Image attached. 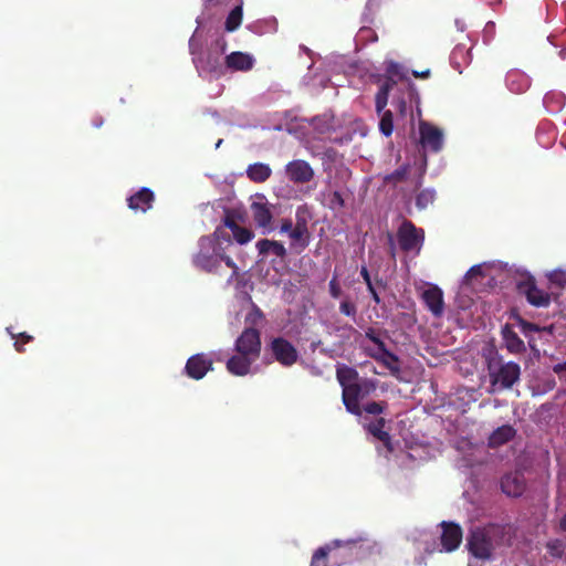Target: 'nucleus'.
<instances>
[{
	"instance_id": "obj_1",
	"label": "nucleus",
	"mask_w": 566,
	"mask_h": 566,
	"mask_svg": "<svg viewBox=\"0 0 566 566\" xmlns=\"http://www.w3.org/2000/svg\"><path fill=\"white\" fill-rule=\"evenodd\" d=\"M509 535L506 525L490 523L475 527L468 537V549L476 558L489 559L493 551L503 545Z\"/></svg>"
},
{
	"instance_id": "obj_2",
	"label": "nucleus",
	"mask_w": 566,
	"mask_h": 566,
	"mask_svg": "<svg viewBox=\"0 0 566 566\" xmlns=\"http://www.w3.org/2000/svg\"><path fill=\"white\" fill-rule=\"evenodd\" d=\"M231 242L230 237L221 229H216L213 237L203 235L199 239V251L193 256V264L208 273H214L219 269V252L222 250L216 241Z\"/></svg>"
},
{
	"instance_id": "obj_3",
	"label": "nucleus",
	"mask_w": 566,
	"mask_h": 566,
	"mask_svg": "<svg viewBox=\"0 0 566 566\" xmlns=\"http://www.w3.org/2000/svg\"><path fill=\"white\" fill-rule=\"evenodd\" d=\"M406 81H410V78L401 64L395 61L386 63L385 73L378 75L376 81L379 84V90L375 96V107L377 113H380L386 108L389 94L395 86L405 83Z\"/></svg>"
},
{
	"instance_id": "obj_4",
	"label": "nucleus",
	"mask_w": 566,
	"mask_h": 566,
	"mask_svg": "<svg viewBox=\"0 0 566 566\" xmlns=\"http://www.w3.org/2000/svg\"><path fill=\"white\" fill-rule=\"evenodd\" d=\"M488 370L494 390L511 389L521 378V366L515 361H504L501 357L490 359Z\"/></svg>"
},
{
	"instance_id": "obj_5",
	"label": "nucleus",
	"mask_w": 566,
	"mask_h": 566,
	"mask_svg": "<svg viewBox=\"0 0 566 566\" xmlns=\"http://www.w3.org/2000/svg\"><path fill=\"white\" fill-rule=\"evenodd\" d=\"M397 240L403 252L419 254L424 242V230L417 228L410 220L403 219L397 230Z\"/></svg>"
},
{
	"instance_id": "obj_6",
	"label": "nucleus",
	"mask_w": 566,
	"mask_h": 566,
	"mask_svg": "<svg viewBox=\"0 0 566 566\" xmlns=\"http://www.w3.org/2000/svg\"><path fill=\"white\" fill-rule=\"evenodd\" d=\"M272 358L283 367H291L298 360L296 347L282 336L273 337L268 344Z\"/></svg>"
},
{
	"instance_id": "obj_7",
	"label": "nucleus",
	"mask_w": 566,
	"mask_h": 566,
	"mask_svg": "<svg viewBox=\"0 0 566 566\" xmlns=\"http://www.w3.org/2000/svg\"><path fill=\"white\" fill-rule=\"evenodd\" d=\"M261 348V333L254 327H245L234 343L238 354H244L255 360L260 357Z\"/></svg>"
},
{
	"instance_id": "obj_8",
	"label": "nucleus",
	"mask_w": 566,
	"mask_h": 566,
	"mask_svg": "<svg viewBox=\"0 0 566 566\" xmlns=\"http://www.w3.org/2000/svg\"><path fill=\"white\" fill-rule=\"evenodd\" d=\"M517 292L524 295L527 302L535 307H547L551 304V294L537 287L533 276H527L517 283Z\"/></svg>"
},
{
	"instance_id": "obj_9",
	"label": "nucleus",
	"mask_w": 566,
	"mask_h": 566,
	"mask_svg": "<svg viewBox=\"0 0 566 566\" xmlns=\"http://www.w3.org/2000/svg\"><path fill=\"white\" fill-rule=\"evenodd\" d=\"M396 92L392 95V105L397 108L401 116H405L408 109V104L419 103V94L416 85L411 81H406L395 86Z\"/></svg>"
},
{
	"instance_id": "obj_10",
	"label": "nucleus",
	"mask_w": 566,
	"mask_h": 566,
	"mask_svg": "<svg viewBox=\"0 0 566 566\" xmlns=\"http://www.w3.org/2000/svg\"><path fill=\"white\" fill-rule=\"evenodd\" d=\"M420 144L423 149L438 153L443 146V133L434 125L421 122L419 125Z\"/></svg>"
},
{
	"instance_id": "obj_11",
	"label": "nucleus",
	"mask_w": 566,
	"mask_h": 566,
	"mask_svg": "<svg viewBox=\"0 0 566 566\" xmlns=\"http://www.w3.org/2000/svg\"><path fill=\"white\" fill-rule=\"evenodd\" d=\"M342 400L348 412L355 416L361 415V407L359 405V399L369 391L366 389L364 391L363 385L359 382L350 384L348 386L342 387Z\"/></svg>"
},
{
	"instance_id": "obj_12",
	"label": "nucleus",
	"mask_w": 566,
	"mask_h": 566,
	"mask_svg": "<svg viewBox=\"0 0 566 566\" xmlns=\"http://www.w3.org/2000/svg\"><path fill=\"white\" fill-rule=\"evenodd\" d=\"M285 175L294 184H306L314 178V170L307 161L295 159L286 164Z\"/></svg>"
},
{
	"instance_id": "obj_13",
	"label": "nucleus",
	"mask_w": 566,
	"mask_h": 566,
	"mask_svg": "<svg viewBox=\"0 0 566 566\" xmlns=\"http://www.w3.org/2000/svg\"><path fill=\"white\" fill-rule=\"evenodd\" d=\"M526 489V480L522 472L515 471L506 473L501 479V490L507 496L518 497Z\"/></svg>"
},
{
	"instance_id": "obj_14",
	"label": "nucleus",
	"mask_w": 566,
	"mask_h": 566,
	"mask_svg": "<svg viewBox=\"0 0 566 566\" xmlns=\"http://www.w3.org/2000/svg\"><path fill=\"white\" fill-rule=\"evenodd\" d=\"M442 534H441V545L446 552L455 551L463 537L462 528L459 524L453 522H442Z\"/></svg>"
},
{
	"instance_id": "obj_15",
	"label": "nucleus",
	"mask_w": 566,
	"mask_h": 566,
	"mask_svg": "<svg viewBox=\"0 0 566 566\" xmlns=\"http://www.w3.org/2000/svg\"><path fill=\"white\" fill-rule=\"evenodd\" d=\"M210 369H212V360L205 354L191 356L185 366L186 374L196 380L202 379Z\"/></svg>"
},
{
	"instance_id": "obj_16",
	"label": "nucleus",
	"mask_w": 566,
	"mask_h": 566,
	"mask_svg": "<svg viewBox=\"0 0 566 566\" xmlns=\"http://www.w3.org/2000/svg\"><path fill=\"white\" fill-rule=\"evenodd\" d=\"M359 542H360V539L359 541L358 539H348V541L335 539L331 544H326L325 546H322L314 552L310 566H328L327 565L328 555L332 551H334L338 547H342V546L353 547V546H356Z\"/></svg>"
},
{
	"instance_id": "obj_17",
	"label": "nucleus",
	"mask_w": 566,
	"mask_h": 566,
	"mask_svg": "<svg viewBox=\"0 0 566 566\" xmlns=\"http://www.w3.org/2000/svg\"><path fill=\"white\" fill-rule=\"evenodd\" d=\"M155 201V193L147 187H143L136 193L127 198L128 208L135 212H147Z\"/></svg>"
},
{
	"instance_id": "obj_18",
	"label": "nucleus",
	"mask_w": 566,
	"mask_h": 566,
	"mask_svg": "<svg viewBox=\"0 0 566 566\" xmlns=\"http://www.w3.org/2000/svg\"><path fill=\"white\" fill-rule=\"evenodd\" d=\"M252 216L255 224L264 232L272 230L273 214L268 202H253L251 205Z\"/></svg>"
},
{
	"instance_id": "obj_19",
	"label": "nucleus",
	"mask_w": 566,
	"mask_h": 566,
	"mask_svg": "<svg viewBox=\"0 0 566 566\" xmlns=\"http://www.w3.org/2000/svg\"><path fill=\"white\" fill-rule=\"evenodd\" d=\"M426 306L434 316H441L443 313V294L438 286H431L423 291L421 295Z\"/></svg>"
},
{
	"instance_id": "obj_20",
	"label": "nucleus",
	"mask_w": 566,
	"mask_h": 566,
	"mask_svg": "<svg viewBox=\"0 0 566 566\" xmlns=\"http://www.w3.org/2000/svg\"><path fill=\"white\" fill-rule=\"evenodd\" d=\"M255 359L244 355L238 354L231 356L227 361V369L234 376H245L250 373L252 364Z\"/></svg>"
},
{
	"instance_id": "obj_21",
	"label": "nucleus",
	"mask_w": 566,
	"mask_h": 566,
	"mask_svg": "<svg viewBox=\"0 0 566 566\" xmlns=\"http://www.w3.org/2000/svg\"><path fill=\"white\" fill-rule=\"evenodd\" d=\"M254 59L252 55L235 51L226 56V65L233 71L247 72L253 67Z\"/></svg>"
},
{
	"instance_id": "obj_22",
	"label": "nucleus",
	"mask_w": 566,
	"mask_h": 566,
	"mask_svg": "<svg viewBox=\"0 0 566 566\" xmlns=\"http://www.w3.org/2000/svg\"><path fill=\"white\" fill-rule=\"evenodd\" d=\"M506 86L513 93L521 94L524 93L531 85L530 77L520 70H510L506 73Z\"/></svg>"
},
{
	"instance_id": "obj_23",
	"label": "nucleus",
	"mask_w": 566,
	"mask_h": 566,
	"mask_svg": "<svg viewBox=\"0 0 566 566\" xmlns=\"http://www.w3.org/2000/svg\"><path fill=\"white\" fill-rule=\"evenodd\" d=\"M502 338L511 354H521L526 350L524 342L509 324H505L502 328Z\"/></svg>"
},
{
	"instance_id": "obj_24",
	"label": "nucleus",
	"mask_w": 566,
	"mask_h": 566,
	"mask_svg": "<svg viewBox=\"0 0 566 566\" xmlns=\"http://www.w3.org/2000/svg\"><path fill=\"white\" fill-rule=\"evenodd\" d=\"M515 436L516 430L513 426L503 424L490 434L488 444L490 448H497L513 440Z\"/></svg>"
},
{
	"instance_id": "obj_25",
	"label": "nucleus",
	"mask_w": 566,
	"mask_h": 566,
	"mask_svg": "<svg viewBox=\"0 0 566 566\" xmlns=\"http://www.w3.org/2000/svg\"><path fill=\"white\" fill-rule=\"evenodd\" d=\"M256 249L260 255L265 256L269 253H273L280 259H285L287 250L284 244L280 241L261 239L256 242Z\"/></svg>"
},
{
	"instance_id": "obj_26",
	"label": "nucleus",
	"mask_w": 566,
	"mask_h": 566,
	"mask_svg": "<svg viewBox=\"0 0 566 566\" xmlns=\"http://www.w3.org/2000/svg\"><path fill=\"white\" fill-rule=\"evenodd\" d=\"M272 170L269 165L255 163L247 168V176L253 182H264L271 177Z\"/></svg>"
},
{
	"instance_id": "obj_27",
	"label": "nucleus",
	"mask_w": 566,
	"mask_h": 566,
	"mask_svg": "<svg viewBox=\"0 0 566 566\" xmlns=\"http://www.w3.org/2000/svg\"><path fill=\"white\" fill-rule=\"evenodd\" d=\"M289 238L291 239L290 248L295 252L301 253L308 247L311 233L310 231H303L294 228V230L289 234Z\"/></svg>"
},
{
	"instance_id": "obj_28",
	"label": "nucleus",
	"mask_w": 566,
	"mask_h": 566,
	"mask_svg": "<svg viewBox=\"0 0 566 566\" xmlns=\"http://www.w3.org/2000/svg\"><path fill=\"white\" fill-rule=\"evenodd\" d=\"M336 378L340 387L358 382V371L349 366L340 365L336 369Z\"/></svg>"
},
{
	"instance_id": "obj_29",
	"label": "nucleus",
	"mask_w": 566,
	"mask_h": 566,
	"mask_svg": "<svg viewBox=\"0 0 566 566\" xmlns=\"http://www.w3.org/2000/svg\"><path fill=\"white\" fill-rule=\"evenodd\" d=\"M386 420L378 418L374 422H370L367 427L368 431L384 443L390 442V434L385 430Z\"/></svg>"
},
{
	"instance_id": "obj_30",
	"label": "nucleus",
	"mask_w": 566,
	"mask_h": 566,
	"mask_svg": "<svg viewBox=\"0 0 566 566\" xmlns=\"http://www.w3.org/2000/svg\"><path fill=\"white\" fill-rule=\"evenodd\" d=\"M242 15H243V11H242L241 6H237L235 8H233L226 19V23H224L226 31H228V32L235 31L242 23Z\"/></svg>"
},
{
	"instance_id": "obj_31",
	"label": "nucleus",
	"mask_w": 566,
	"mask_h": 566,
	"mask_svg": "<svg viewBox=\"0 0 566 566\" xmlns=\"http://www.w3.org/2000/svg\"><path fill=\"white\" fill-rule=\"evenodd\" d=\"M366 337L377 346L381 354L387 356L389 359H392L394 363L398 361V356L387 349L385 342L375 333L373 328H368L366 332Z\"/></svg>"
},
{
	"instance_id": "obj_32",
	"label": "nucleus",
	"mask_w": 566,
	"mask_h": 566,
	"mask_svg": "<svg viewBox=\"0 0 566 566\" xmlns=\"http://www.w3.org/2000/svg\"><path fill=\"white\" fill-rule=\"evenodd\" d=\"M381 118L379 122V130L386 137H389L394 130V116L391 111H386L385 108L380 112Z\"/></svg>"
},
{
	"instance_id": "obj_33",
	"label": "nucleus",
	"mask_w": 566,
	"mask_h": 566,
	"mask_svg": "<svg viewBox=\"0 0 566 566\" xmlns=\"http://www.w3.org/2000/svg\"><path fill=\"white\" fill-rule=\"evenodd\" d=\"M408 174H409V166L402 165L399 168H397L395 171H392L391 174L385 176L384 181L388 185L391 184V185L396 186L397 184L405 181L407 179Z\"/></svg>"
},
{
	"instance_id": "obj_34",
	"label": "nucleus",
	"mask_w": 566,
	"mask_h": 566,
	"mask_svg": "<svg viewBox=\"0 0 566 566\" xmlns=\"http://www.w3.org/2000/svg\"><path fill=\"white\" fill-rule=\"evenodd\" d=\"M436 199V191L432 189H423L416 197V206L418 209H426L429 205L433 203Z\"/></svg>"
},
{
	"instance_id": "obj_35",
	"label": "nucleus",
	"mask_w": 566,
	"mask_h": 566,
	"mask_svg": "<svg viewBox=\"0 0 566 566\" xmlns=\"http://www.w3.org/2000/svg\"><path fill=\"white\" fill-rule=\"evenodd\" d=\"M308 209L306 206H301L296 209L295 219L296 222L294 224L295 229H300L303 231H308L307 222H308Z\"/></svg>"
},
{
	"instance_id": "obj_36",
	"label": "nucleus",
	"mask_w": 566,
	"mask_h": 566,
	"mask_svg": "<svg viewBox=\"0 0 566 566\" xmlns=\"http://www.w3.org/2000/svg\"><path fill=\"white\" fill-rule=\"evenodd\" d=\"M232 234H233L234 240L239 244H245L254 238V233L252 230H250L248 228H243L241 226Z\"/></svg>"
},
{
	"instance_id": "obj_37",
	"label": "nucleus",
	"mask_w": 566,
	"mask_h": 566,
	"mask_svg": "<svg viewBox=\"0 0 566 566\" xmlns=\"http://www.w3.org/2000/svg\"><path fill=\"white\" fill-rule=\"evenodd\" d=\"M388 407V403L386 401H370L367 402L363 408L365 412L369 415H380Z\"/></svg>"
},
{
	"instance_id": "obj_38",
	"label": "nucleus",
	"mask_w": 566,
	"mask_h": 566,
	"mask_svg": "<svg viewBox=\"0 0 566 566\" xmlns=\"http://www.w3.org/2000/svg\"><path fill=\"white\" fill-rule=\"evenodd\" d=\"M548 280L552 284L559 287L566 286V269H556L548 274Z\"/></svg>"
},
{
	"instance_id": "obj_39",
	"label": "nucleus",
	"mask_w": 566,
	"mask_h": 566,
	"mask_svg": "<svg viewBox=\"0 0 566 566\" xmlns=\"http://www.w3.org/2000/svg\"><path fill=\"white\" fill-rule=\"evenodd\" d=\"M328 206L332 210H342L345 207V200L339 191H333L328 198Z\"/></svg>"
},
{
	"instance_id": "obj_40",
	"label": "nucleus",
	"mask_w": 566,
	"mask_h": 566,
	"mask_svg": "<svg viewBox=\"0 0 566 566\" xmlns=\"http://www.w3.org/2000/svg\"><path fill=\"white\" fill-rule=\"evenodd\" d=\"M339 312L348 317H356L357 307L356 305L349 301L348 297L344 298L339 304Z\"/></svg>"
},
{
	"instance_id": "obj_41",
	"label": "nucleus",
	"mask_w": 566,
	"mask_h": 566,
	"mask_svg": "<svg viewBox=\"0 0 566 566\" xmlns=\"http://www.w3.org/2000/svg\"><path fill=\"white\" fill-rule=\"evenodd\" d=\"M370 356L374 357L376 360L381 361L391 371V374L395 375L400 371L399 360L397 363H394L392 359H389L384 354H381V355L370 354Z\"/></svg>"
},
{
	"instance_id": "obj_42",
	"label": "nucleus",
	"mask_w": 566,
	"mask_h": 566,
	"mask_svg": "<svg viewBox=\"0 0 566 566\" xmlns=\"http://www.w3.org/2000/svg\"><path fill=\"white\" fill-rule=\"evenodd\" d=\"M12 338H17L14 342V347L19 353L24 352L22 345L30 343L33 337L31 335H28L27 333H20L18 335H14L11 333Z\"/></svg>"
},
{
	"instance_id": "obj_43",
	"label": "nucleus",
	"mask_w": 566,
	"mask_h": 566,
	"mask_svg": "<svg viewBox=\"0 0 566 566\" xmlns=\"http://www.w3.org/2000/svg\"><path fill=\"white\" fill-rule=\"evenodd\" d=\"M553 373L558 377L559 381L566 386V359L557 363L552 367Z\"/></svg>"
},
{
	"instance_id": "obj_44",
	"label": "nucleus",
	"mask_w": 566,
	"mask_h": 566,
	"mask_svg": "<svg viewBox=\"0 0 566 566\" xmlns=\"http://www.w3.org/2000/svg\"><path fill=\"white\" fill-rule=\"evenodd\" d=\"M547 549H548L549 554L554 557H562V555L564 553L563 544L560 541L549 542L547 544Z\"/></svg>"
},
{
	"instance_id": "obj_45",
	"label": "nucleus",
	"mask_w": 566,
	"mask_h": 566,
	"mask_svg": "<svg viewBox=\"0 0 566 566\" xmlns=\"http://www.w3.org/2000/svg\"><path fill=\"white\" fill-rule=\"evenodd\" d=\"M328 290H329V294L333 298H338L340 295H342V289H340V285L337 281V277L334 276L329 283H328Z\"/></svg>"
},
{
	"instance_id": "obj_46",
	"label": "nucleus",
	"mask_w": 566,
	"mask_h": 566,
	"mask_svg": "<svg viewBox=\"0 0 566 566\" xmlns=\"http://www.w3.org/2000/svg\"><path fill=\"white\" fill-rule=\"evenodd\" d=\"M221 261H223L228 268L232 269L233 275L238 274V272H239L238 265L235 264V262L229 255L224 254L222 252V250L219 252V263Z\"/></svg>"
},
{
	"instance_id": "obj_47",
	"label": "nucleus",
	"mask_w": 566,
	"mask_h": 566,
	"mask_svg": "<svg viewBox=\"0 0 566 566\" xmlns=\"http://www.w3.org/2000/svg\"><path fill=\"white\" fill-rule=\"evenodd\" d=\"M517 319H518L520 326L522 327L523 333L527 334L530 332H538L539 331L537 325L530 323V322L523 319L522 317H518Z\"/></svg>"
},
{
	"instance_id": "obj_48",
	"label": "nucleus",
	"mask_w": 566,
	"mask_h": 566,
	"mask_svg": "<svg viewBox=\"0 0 566 566\" xmlns=\"http://www.w3.org/2000/svg\"><path fill=\"white\" fill-rule=\"evenodd\" d=\"M359 36L360 39H366V40H370V41H377L378 36L377 34L375 33L374 30L369 29V28H363L359 30Z\"/></svg>"
},
{
	"instance_id": "obj_49",
	"label": "nucleus",
	"mask_w": 566,
	"mask_h": 566,
	"mask_svg": "<svg viewBox=\"0 0 566 566\" xmlns=\"http://www.w3.org/2000/svg\"><path fill=\"white\" fill-rule=\"evenodd\" d=\"M223 224L231 230V232H235L237 229L240 227L234 218L232 216H230L229 213L226 214L224 219H223Z\"/></svg>"
},
{
	"instance_id": "obj_50",
	"label": "nucleus",
	"mask_w": 566,
	"mask_h": 566,
	"mask_svg": "<svg viewBox=\"0 0 566 566\" xmlns=\"http://www.w3.org/2000/svg\"><path fill=\"white\" fill-rule=\"evenodd\" d=\"M294 230V224L291 219H283L280 227V232L287 235Z\"/></svg>"
},
{
	"instance_id": "obj_51",
	"label": "nucleus",
	"mask_w": 566,
	"mask_h": 566,
	"mask_svg": "<svg viewBox=\"0 0 566 566\" xmlns=\"http://www.w3.org/2000/svg\"><path fill=\"white\" fill-rule=\"evenodd\" d=\"M263 317V313L259 307H254V311L247 317V322H251L252 324H256V319H261Z\"/></svg>"
},
{
	"instance_id": "obj_52",
	"label": "nucleus",
	"mask_w": 566,
	"mask_h": 566,
	"mask_svg": "<svg viewBox=\"0 0 566 566\" xmlns=\"http://www.w3.org/2000/svg\"><path fill=\"white\" fill-rule=\"evenodd\" d=\"M360 275H361L364 282L366 283L367 287H371V284H374V283L371 281L369 271L365 265L361 266V269H360Z\"/></svg>"
},
{
	"instance_id": "obj_53",
	"label": "nucleus",
	"mask_w": 566,
	"mask_h": 566,
	"mask_svg": "<svg viewBox=\"0 0 566 566\" xmlns=\"http://www.w3.org/2000/svg\"><path fill=\"white\" fill-rule=\"evenodd\" d=\"M367 290H368V292L370 293V295H371V297H373L374 302H375L376 304H380L381 300H380V297H379V295H378V293H377V291H376V289H375L374 284H371V287H367Z\"/></svg>"
},
{
	"instance_id": "obj_54",
	"label": "nucleus",
	"mask_w": 566,
	"mask_h": 566,
	"mask_svg": "<svg viewBox=\"0 0 566 566\" xmlns=\"http://www.w3.org/2000/svg\"><path fill=\"white\" fill-rule=\"evenodd\" d=\"M412 75L417 78H428L430 76V70H426L422 72L412 71Z\"/></svg>"
},
{
	"instance_id": "obj_55",
	"label": "nucleus",
	"mask_w": 566,
	"mask_h": 566,
	"mask_svg": "<svg viewBox=\"0 0 566 566\" xmlns=\"http://www.w3.org/2000/svg\"><path fill=\"white\" fill-rule=\"evenodd\" d=\"M556 381L555 379H548L544 382L545 391H551L555 388Z\"/></svg>"
},
{
	"instance_id": "obj_56",
	"label": "nucleus",
	"mask_w": 566,
	"mask_h": 566,
	"mask_svg": "<svg viewBox=\"0 0 566 566\" xmlns=\"http://www.w3.org/2000/svg\"><path fill=\"white\" fill-rule=\"evenodd\" d=\"M216 44L220 48L221 52L223 53L227 49V41L223 38H220L216 41Z\"/></svg>"
},
{
	"instance_id": "obj_57",
	"label": "nucleus",
	"mask_w": 566,
	"mask_h": 566,
	"mask_svg": "<svg viewBox=\"0 0 566 566\" xmlns=\"http://www.w3.org/2000/svg\"><path fill=\"white\" fill-rule=\"evenodd\" d=\"M481 273V269L479 265H474L472 266L469 271H468V275H474V274H480Z\"/></svg>"
},
{
	"instance_id": "obj_58",
	"label": "nucleus",
	"mask_w": 566,
	"mask_h": 566,
	"mask_svg": "<svg viewBox=\"0 0 566 566\" xmlns=\"http://www.w3.org/2000/svg\"><path fill=\"white\" fill-rule=\"evenodd\" d=\"M559 527L563 532L566 533V513L564 514V516L560 518V522H559Z\"/></svg>"
},
{
	"instance_id": "obj_59",
	"label": "nucleus",
	"mask_w": 566,
	"mask_h": 566,
	"mask_svg": "<svg viewBox=\"0 0 566 566\" xmlns=\"http://www.w3.org/2000/svg\"><path fill=\"white\" fill-rule=\"evenodd\" d=\"M102 124H103L102 118H97V119H96V120H94V123H93V125H94L95 127H97V128H98V127H101V126H102Z\"/></svg>"
},
{
	"instance_id": "obj_60",
	"label": "nucleus",
	"mask_w": 566,
	"mask_h": 566,
	"mask_svg": "<svg viewBox=\"0 0 566 566\" xmlns=\"http://www.w3.org/2000/svg\"><path fill=\"white\" fill-rule=\"evenodd\" d=\"M389 242H390V245H391V250L394 251L395 250V244H394V239H392V235L389 234Z\"/></svg>"
},
{
	"instance_id": "obj_61",
	"label": "nucleus",
	"mask_w": 566,
	"mask_h": 566,
	"mask_svg": "<svg viewBox=\"0 0 566 566\" xmlns=\"http://www.w3.org/2000/svg\"><path fill=\"white\" fill-rule=\"evenodd\" d=\"M377 284L381 285L382 287H385V283L382 282V280H377Z\"/></svg>"
}]
</instances>
